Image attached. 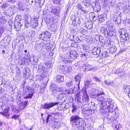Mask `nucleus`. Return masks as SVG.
<instances>
[{
    "instance_id": "nucleus-3",
    "label": "nucleus",
    "mask_w": 130,
    "mask_h": 130,
    "mask_svg": "<svg viewBox=\"0 0 130 130\" xmlns=\"http://www.w3.org/2000/svg\"><path fill=\"white\" fill-rule=\"evenodd\" d=\"M34 90L33 88L28 86L26 87L24 89L23 96L24 99L31 98L35 93Z\"/></svg>"
},
{
    "instance_id": "nucleus-2",
    "label": "nucleus",
    "mask_w": 130,
    "mask_h": 130,
    "mask_svg": "<svg viewBox=\"0 0 130 130\" xmlns=\"http://www.w3.org/2000/svg\"><path fill=\"white\" fill-rule=\"evenodd\" d=\"M38 69V71L41 75L37 76L36 79L37 80L41 81L45 77H47L49 75V74L47 71V68L45 67L42 63H40L39 65Z\"/></svg>"
},
{
    "instance_id": "nucleus-27",
    "label": "nucleus",
    "mask_w": 130,
    "mask_h": 130,
    "mask_svg": "<svg viewBox=\"0 0 130 130\" xmlns=\"http://www.w3.org/2000/svg\"><path fill=\"white\" fill-rule=\"evenodd\" d=\"M86 106L85 107H84L85 110L86 111L85 112H86L87 114L89 115L90 114H92L93 113H94V112H93V111L91 109V108L90 107H88H88H86Z\"/></svg>"
},
{
    "instance_id": "nucleus-56",
    "label": "nucleus",
    "mask_w": 130,
    "mask_h": 130,
    "mask_svg": "<svg viewBox=\"0 0 130 130\" xmlns=\"http://www.w3.org/2000/svg\"><path fill=\"white\" fill-rule=\"evenodd\" d=\"M14 25L15 28H18V27L21 26V24L20 23L15 20L14 24Z\"/></svg>"
},
{
    "instance_id": "nucleus-45",
    "label": "nucleus",
    "mask_w": 130,
    "mask_h": 130,
    "mask_svg": "<svg viewBox=\"0 0 130 130\" xmlns=\"http://www.w3.org/2000/svg\"><path fill=\"white\" fill-rule=\"evenodd\" d=\"M100 9V5L99 4H97V5L94 7L93 10L95 11L98 12L99 11Z\"/></svg>"
},
{
    "instance_id": "nucleus-54",
    "label": "nucleus",
    "mask_w": 130,
    "mask_h": 130,
    "mask_svg": "<svg viewBox=\"0 0 130 130\" xmlns=\"http://www.w3.org/2000/svg\"><path fill=\"white\" fill-rule=\"evenodd\" d=\"M57 18H52L51 19H50L51 21H52V22L54 23H55L57 22L58 21V17Z\"/></svg>"
},
{
    "instance_id": "nucleus-8",
    "label": "nucleus",
    "mask_w": 130,
    "mask_h": 130,
    "mask_svg": "<svg viewBox=\"0 0 130 130\" xmlns=\"http://www.w3.org/2000/svg\"><path fill=\"white\" fill-rule=\"evenodd\" d=\"M97 100L99 102V104H101V105L103 106L108 105V104H112L111 101H106L104 96H101L99 97L97 99Z\"/></svg>"
},
{
    "instance_id": "nucleus-4",
    "label": "nucleus",
    "mask_w": 130,
    "mask_h": 130,
    "mask_svg": "<svg viewBox=\"0 0 130 130\" xmlns=\"http://www.w3.org/2000/svg\"><path fill=\"white\" fill-rule=\"evenodd\" d=\"M113 106V104L104 106L101 105L102 107L100 109V111L102 113H106L108 112L111 113L114 111Z\"/></svg>"
},
{
    "instance_id": "nucleus-60",
    "label": "nucleus",
    "mask_w": 130,
    "mask_h": 130,
    "mask_svg": "<svg viewBox=\"0 0 130 130\" xmlns=\"http://www.w3.org/2000/svg\"><path fill=\"white\" fill-rule=\"evenodd\" d=\"M61 0H52V1L55 4H60Z\"/></svg>"
},
{
    "instance_id": "nucleus-20",
    "label": "nucleus",
    "mask_w": 130,
    "mask_h": 130,
    "mask_svg": "<svg viewBox=\"0 0 130 130\" xmlns=\"http://www.w3.org/2000/svg\"><path fill=\"white\" fill-rule=\"evenodd\" d=\"M30 70H29L28 68H25L23 70V76L25 77V78H27L30 75Z\"/></svg>"
},
{
    "instance_id": "nucleus-15",
    "label": "nucleus",
    "mask_w": 130,
    "mask_h": 130,
    "mask_svg": "<svg viewBox=\"0 0 130 130\" xmlns=\"http://www.w3.org/2000/svg\"><path fill=\"white\" fill-rule=\"evenodd\" d=\"M69 38L70 41H74L75 42L79 43L80 41V40L77 36H75L73 34H70Z\"/></svg>"
},
{
    "instance_id": "nucleus-33",
    "label": "nucleus",
    "mask_w": 130,
    "mask_h": 130,
    "mask_svg": "<svg viewBox=\"0 0 130 130\" xmlns=\"http://www.w3.org/2000/svg\"><path fill=\"white\" fill-rule=\"evenodd\" d=\"M66 66L60 65L58 66V70L61 73H64V70Z\"/></svg>"
},
{
    "instance_id": "nucleus-28",
    "label": "nucleus",
    "mask_w": 130,
    "mask_h": 130,
    "mask_svg": "<svg viewBox=\"0 0 130 130\" xmlns=\"http://www.w3.org/2000/svg\"><path fill=\"white\" fill-rule=\"evenodd\" d=\"M114 29L113 26H109V27L108 36L112 37L114 34Z\"/></svg>"
},
{
    "instance_id": "nucleus-18",
    "label": "nucleus",
    "mask_w": 130,
    "mask_h": 130,
    "mask_svg": "<svg viewBox=\"0 0 130 130\" xmlns=\"http://www.w3.org/2000/svg\"><path fill=\"white\" fill-rule=\"evenodd\" d=\"M38 18H34V20L31 22L30 25V26L31 28L36 29V28L38 26Z\"/></svg>"
},
{
    "instance_id": "nucleus-19",
    "label": "nucleus",
    "mask_w": 130,
    "mask_h": 130,
    "mask_svg": "<svg viewBox=\"0 0 130 130\" xmlns=\"http://www.w3.org/2000/svg\"><path fill=\"white\" fill-rule=\"evenodd\" d=\"M82 75L81 74H79L78 75L76 76L75 77V81L78 82V88H77V90H79L80 89L79 84L81 80Z\"/></svg>"
},
{
    "instance_id": "nucleus-63",
    "label": "nucleus",
    "mask_w": 130,
    "mask_h": 130,
    "mask_svg": "<svg viewBox=\"0 0 130 130\" xmlns=\"http://www.w3.org/2000/svg\"><path fill=\"white\" fill-rule=\"evenodd\" d=\"M109 34V29L108 30L106 29L104 34V35L106 37H107L108 36Z\"/></svg>"
},
{
    "instance_id": "nucleus-14",
    "label": "nucleus",
    "mask_w": 130,
    "mask_h": 130,
    "mask_svg": "<svg viewBox=\"0 0 130 130\" xmlns=\"http://www.w3.org/2000/svg\"><path fill=\"white\" fill-rule=\"evenodd\" d=\"M51 89L53 94H54L56 93L57 92H61L63 91V89L61 87H58L56 85L54 84H53L52 85Z\"/></svg>"
},
{
    "instance_id": "nucleus-31",
    "label": "nucleus",
    "mask_w": 130,
    "mask_h": 130,
    "mask_svg": "<svg viewBox=\"0 0 130 130\" xmlns=\"http://www.w3.org/2000/svg\"><path fill=\"white\" fill-rule=\"evenodd\" d=\"M85 26L88 29H91L93 27V24L91 22L88 21L85 24Z\"/></svg>"
},
{
    "instance_id": "nucleus-9",
    "label": "nucleus",
    "mask_w": 130,
    "mask_h": 130,
    "mask_svg": "<svg viewBox=\"0 0 130 130\" xmlns=\"http://www.w3.org/2000/svg\"><path fill=\"white\" fill-rule=\"evenodd\" d=\"M119 32L120 35L121 39L125 41L128 40L129 39L128 34L126 33L124 28H122L119 30Z\"/></svg>"
},
{
    "instance_id": "nucleus-51",
    "label": "nucleus",
    "mask_w": 130,
    "mask_h": 130,
    "mask_svg": "<svg viewBox=\"0 0 130 130\" xmlns=\"http://www.w3.org/2000/svg\"><path fill=\"white\" fill-rule=\"evenodd\" d=\"M73 83L72 80L66 83V86L69 87L72 86L73 85Z\"/></svg>"
},
{
    "instance_id": "nucleus-53",
    "label": "nucleus",
    "mask_w": 130,
    "mask_h": 130,
    "mask_svg": "<svg viewBox=\"0 0 130 130\" xmlns=\"http://www.w3.org/2000/svg\"><path fill=\"white\" fill-rule=\"evenodd\" d=\"M104 92L102 90H99L98 89V92L97 94V97H98L100 95L104 94Z\"/></svg>"
},
{
    "instance_id": "nucleus-48",
    "label": "nucleus",
    "mask_w": 130,
    "mask_h": 130,
    "mask_svg": "<svg viewBox=\"0 0 130 130\" xmlns=\"http://www.w3.org/2000/svg\"><path fill=\"white\" fill-rule=\"evenodd\" d=\"M80 32L83 35H85L87 33V30L83 28H81L79 30Z\"/></svg>"
},
{
    "instance_id": "nucleus-37",
    "label": "nucleus",
    "mask_w": 130,
    "mask_h": 130,
    "mask_svg": "<svg viewBox=\"0 0 130 130\" xmlns=\"http://www.w3.org/2000/svg\"><path fill=\"white\" fill-rule=\"evenodd\" d=\"M43 47V45L41 44H39L38 45L36 48H35L36 50L38 52H40L41 51Z\"/></svg>"
},
{
    "instance_id": "nucleus-38",
    "label": "nucleus",
    "mask_w": 130,
    "mask_h": 130,
    "mask_svg": "<svg viewBox=\"0 0 130 130\" xmlns=\"http://www.w3.org/2000/svg\"><path fill=\"white\" fill-rule=\"evenodd\" d=\"M129 88V87L128 86L124 85V91L127 94V95L130 92Z\"/></svg>"
},
{
    "instance_id": "nucleus-21",
    "label": "nucleus",
    "mask_w": 130,
    "mask_h": 130,
    "mask_svg": "<svg viewBox=\"0 0 130 130\" xmlns=\"http://www.w3.org/2000/svg\"><path fill=\"white\" fill-rule=\"evenodd\" d=\"M98 92V89L92 88L89 91V94L90 95L97 96V94Z\"/></svg>"
},
{
    "instance_id": "nucleus-62",
    "label": "nucleus",
    "mask_w": 130,
    "mask_h": 130,
    "mask_svg": "<svg viewBox=\"0 0 130 130\" xmlns=\"http://www.w3.org/2000/svg\"><path fill=\"white\" fill-rule=\"evenodd\" d=\"M104 83L107 86H109V85H112L113 84L112 82H108V81L105 80Z\"/></svg>"
},
{
    "instance_id": "nucleus-57",
    "label": "nucleus",
    "mask_w": 130,
    "mask_h": 130,
    "mask_svg": "<svg viewBox=\"0 0 130 130\" xmlns=\"http://www.w3.org/2000/svg\"><path fill=\"white\" fill-rule=\"evenodd\" d=\"M67 99V101H68V102L69 103H71L74 101V99L72 96L70 97L68 99Z\"/></svg>"
},
{
    "instance_id": "nucleus-29",
    "label": "nucleus",
    "mask_w": 130,
    "mask_h": 130,
    "mask_svg": "<svg viewBox=\"0 0 130 130\" xmlns=\"http://www.w3.org/2000/svg\"><path fill=\"white\" fill-rule=\"evenodd\" d=\"M95 40L96 41H100L101 42L103 43V41L104 40L103 39H102V37L101 35H96L95 36Z\"/></svg>"
},
{
    "instance_id": "nucleus-36",
    "label": "nucleus",
    "mask_w": 130,
    "mask_h": 130,
    "mask_svg": "<svg viewBox=\"0 0 130 130\" xmlns=\"http://www.w3.org/2000/svg\"><path fill=\"white\" fill-rule=\"evenodd\" d=\"M99 2L104 6H106L108 3L107 0H98Z\"/></svg>"
},
{
    "instance_id": "nucleus-1",
    "label": "nucleus",
    "mask_w": 130,
    "mask_h": 130,
    "mask_svg": "<svg viewBox=\"0 0 130 130\" xmlns=\"http://www.w3.org/2000/svg\"><path fill=\"white\" fill-rule=\"evenodd\" d=\"M77 90L78 91L77 94L76 95V100L77 101L78 103H82V105L83 106V107H85L86 106V104L88 103L89 101V96L87 93L86 90H84L83 96L79 94L80 93L79 90H77Z\"/></svg>"
},
{
    "instance_id": "nucleus-55",
    "label": "nucleus",
    "mask_w": 130,
    "mask_h": 130,
    "mask_svg": "<svg viewBox=\"0 0 130 130\" xmlns=\"http://www.w3.org/2000/svg\"><path fill=\"white\" fill-rule=\"evenodd\" d=\"M81 11L82 13L84 14L85 15H86L88 12V11L86 10L84 7Z\"/></svg>"
},
{
    "instance_id": "nucleus-22",
    "label": "nucleus",
    "mask_w": 130,
    "mask_h": 130,
    "mask_svg": "<svg viewBox=\"0 0 130 130\" xmlns=\"http://www.w3.org/2000/svg\"><path fill=\"white\" fill-rule=\"evenodd\" d=\"M60 126V122L54 120L52 122V127L54 128L57 129L59 128Z\"/></svg>"
},
{
    "instance_id": "nucleus-59",
    "label": "nucleus",
    "mask_w": 130,
    "mask_h": 130,
    "mask_svg": "<svg viewBox=\"0 0 130 130\" xmlns=\"http://www.w3.org/2000/svg\"><path fill=\"white\" fill-rule=\"evenodd\" d=\"M106 28L104 27H102L100 29V31L101 33L104 35L106 30Z\"/></svg>"
},
{
    "instance_id": "nucleus-32",
    "label": "nucleus",
    "mask_w": 130,
    "mask_h": 130,
    "mask_svg": "<svg viewBox=\"0 0 130 130\" xmlns=\"http://www.w3.org/2000/svg\"><path fill=\"white\" fill-rule=\"evenodd\" d=\"M95 55L93 49L92 50L87 52V55H88V58L89 57L91 58L94 57Z\"/></svg>"
},
{
    "instance_id": "nucleus-44",
    "label": "nucleus",
    "mask_w": 130,
    "mask_h": 130,
    "mask_svg": "<svg viewBox=\"0 0 130 130\" xmlns=\"http://www.w3.org/2000/svg\"><path fill=\"white\" fill-rule=\"evenodd\" d=\"M33 60L34 64H37L38 62V57L37 56L34 55L33 56Z\"/></svg>"
},
{
    "instance_id": "nucleus-41",
    "label": "nucleus",
    "mask_w": 130,
    "mask_h": 130,
    "mask_svg": "<svg viewBox=\"0 0 130 130\" xmlns=\"http://www.w3.org/2000/svg\"><path fill=\"white\" fill-rule=\"evenodd\" d=\"M46 66L47 68H51L53 66V63L51 61H47L45 62V63Z\"/></svg>"
},
{
    "instance_id": "nucleus-17",
    "label": "nucleus",
    "mask_w": 130,
    "mask_h": 130,
    "mask_svg": "<svg viewBox=\"0 0 130 130\" xmlns=\"http://www.w3.org/2000/svg\"><path fill=\"white\" fill-rule=\"evenodd\" d=\"M66 95L63 93H61L59 94L57 97V100L58 101L61 100L62 102H64L67 100V99H66Z\"/></svg>"
},
{
    "instance_id": "nucleus-7",
    "label": "nucleus",
    "mask_w": 130,
    "mask_h": 130,
    "mask_svg": "<svg viewBox=\"0 0 130 130\" xmlns=\"http://www.w3.org/2000/svg\"><path fill=\"white\" fill-rule=\"evenodd\" d=\"M80 119V117L77 115H72L70 118V123L73 126H75L79 124Z\"/></svg>"
},
{
    "instance_id": "nucleus-42",
    "label": "nucleus",
    "mask_w": 130,
    "mask_h": 130,
    "mask_svg": "<svg viewBox=\"0 0 130 130\" xmlns=\"http://www.w3.org/2000/svg\"><path fill=\"white\" fill-rule=\"evenodd\" d=\"M35 34V31L30 30L28 33V36L30 37L31 38H33Z\"/></svg>"
},
{
    "instance_id": "nucleus-6",
    "label": "nucleus",
    "mask_w": 130,
    "mask_h": 130,
    "mask_svg": "<svg viewBox=\"0 0 130 130\" xmlns=\"http://www.w3.org/2000/svg\"><path fill=\"white\" fill-rule=\"evenodd\" d=\"M67 55H63L59 56V61L62 63L70 65L72 62V61L70 58L68 57Z\"/></svg>"
},
{
    "instance_id": "nucleus-43",
    "label": "nucleus",
    "mask_w": 130,
    "mask_h": 130,
    "mask_svg": "<svg viewBox=\"0 0 130 130\" xmlns=\"http://www.w3.org/2000/svg\"><path fill=\"white\" fill-rule=\"evenodd\" d=\"M79 47L80 48H82L84 50H87L89 48V46L85 44L80 45Z\"/></svg>"
},
{
    "instance_id": "nucleus-24",
    "label": "nucleus",
    "mask_w": 130,
    "mask_h": 130,
    "mask_svg": "<svg viewBox=\"0 0 130 130\" xmlns=\"http://www.w3.org/2000/svg\"><path fill=\"white\" fill-rule=\"evenodd\" d=\"M56 82L60 83L64 81V76L60 75H58L56 77Z\"/></svg>"
},
{
    "instance_id": "nucleus-12",
    "label": "nucleus",
    "mask_w": 130,
    "mask_h": 130,
    "mask_svg": "<svg viewBox=\"0 0 130 130\" xmlns=\"http://www.w3.org/2000/svg\"><path fill=\"white\" fill-rule=\"evenodd\" d=\"M67 55L70 57V58L75 59L77 57H78V54L77 51L75 50H71L69 52H68Z\"/></svg>"
},
{
    "instance_id": "nucleus-58",
    "label": "nucleus",
    "mask_w": 130,
    "mask_h": 130,
    "mask_svg": "<svg viewBox=\"0 0 130 130\" xmlns=\"http://www.w3.org/2000/svg\"><path fill=\"white\" fill-rule=\"evenodd\" d=\"M86 41L88 42H91L93 41L92 38L91 37H89L88 38H86Z\"/></svg>"
},
{
    "instance_id": "nucleus-46",
    "label": "nucleus",
    "mask_w": 130,
    "mask_h": 130,
    "mask_svg": "<svg viewBox=\"0 0 130 130\" xmlns=\"http://www.w3.org/2000/svg\"><path fill=\"white\" fill-rule=\"evenodd\" d=\"M87 71H89L90 70H93L94 69V67L93 66L91 65H86Z\"/></svg>"
},
{
    "instance_id": "nucleus-61",
    "label": "nucleus",
    "mask_w": 130,
    "mask_h": 130,
    "mask_svg": "<svg viewBox=\"0 0 130 130\" xmlns=\"http://www.w3.org/2000/svg\"><path fill=\"white\" fill-rule=\"evenodd\" d=\"M84 7H82L81 4H78L76 6V8L80 10H82Z\"/></svg>"
},
{
    "instance_id": "nucleus-25",
    "label": "nucleus",
    "mask_w": 130,
    "mask_h": 130,
    "mask_svg": "<svg viewBox=\"0 0 130 130\" xmlns=\"http://www.w3.org/2000/svg\"><path fill=\"white\" fill-rule=\"evenodd\" d=\"M24 18L25 20V26H26L29 23L31 22V18L30 15L27 14L25 15Z\"/></svg>"
},
{
    "instance_id": "nucleus-52",
    "label": "nucleus",
    "mask_w": 130,
    "mask_h": 130,
    "mask_svg": "<svg viewBox=\"0 0 130 130\" xmlns=\"http://www.w3.org/2000/svg\"><path fill=\"white\" fill-rule=\"evenodd\" d=\"M80 57L84 58H88V55H87V52L86 54L84 52H82L80 54Z\"/></svg>"
},
{
    "instance_id": "nucleus-30",
    "label": "nucleus",
    "mask_w": 130,
    "mask_h": 130,
    "mask_svg": "<svg viewBox=\"0 0 130 130\" xmlns=\"http://www.w3.org/2000/svg\"><path fill=\"white\" fill-rule=\"evenodd\" d=\"M47 117L46 120V122L47 123H48L49 121L51 122H51H52V121H54V118L52 115L48 114L47 115Z\"/></svg>"
},
{
    "instance_id": "nucleus-26",
    "label": "nucleus",
    "mask_w": 130,
    "mask_h": 130,
    "mask_svg": "<svg viewBox=\"0 0 130 130\" xmlns=\"http://www.w3.org/2000/svg\"><path fill=\"white\" fill-rule=\"evenodd\" d=\"M90 107L91 109L93 111V112H94L96 108L97 104H94L93 105H92L91 103H90L88 102V104H87L86 105V106H87Z\"/></svg>"
},
{
    "instance_id": "nucleus-39",
    "label": "nucleus",
    "mask_w": 130,
    "mask_h": 130,
    "mask_svg": "<svg viewBox=\"0 0 130 130\" xmlns=\"http://www.w3.org/2000/svg\"><path fill=\"white\" fill-rule=\"evenodd\" d=\"M72 69L71 67L70 66H66L64 73H69L71 71Z\"/></svg>"
},
{
    "instance_id": "nucleus-34",
    "label": "nucleus",
    "mask_w": 130,
    "mask_h": 130,
    "mask_svg": "<svg viewBox=\"0 0 130 130\" xmlns=\"http://www.w3.org/2000/svg\"><path fill=\"white\" fill-rule=\"evenodd\" d=\"M9 107H7L6 108L4 109V111L3 112H1L0 113L4 116H6L7 115V113L9 112Z\"/></svg>"
},
{
    "instance_id": "nucleus-16",
    "label": "nucleus",
    "mask_w": 130,
    "mask_h": 130,
    "mask_svg": "<svg viewBox=\"0 0 130 130\" xmlns=\"http://www.w3.org/2000/svg\"><path fill=\"white\" fill-rule=\"evenodd\" d=\"M107 19V15L105 13H102L99 15L98 17V19L99 23H101L102 22L105 20Z\"/></svg>"
},
{
    "instance_id": "nucleus-35",
    "label": "nucleus",
    "mask_w": 130,
    "mask_h": 130,
    "mask_svg": "<svg viewBox=\"0 0 130 130\" xmlns=\"http://www.w3.org/2000/svg\"><path fill=\"white\" fill-rule=\"evenodd\" d=\"M93 49L94 52V54H95V55L97 54H99L101 52L100 48L95 47Z\"/></svg>"
},
{
    "instance_id": "nucleus-64",
    "label": "nucleus",
    "mask_w": 130,
    "mask_h": 130,
    "mask_svg": "<svg viewBox=\"0 0 130 130\" xmlns=\"http://www.w3.org/2000/svg\"><path fill=\"white\" fill-rule=\"evenodd\" d=\"M82 69V70L84 72L87 71L86 65V64H85L83 66Z\"/></svg>"
},
{
    "instance_id": "nucleus-47",
    "label": "nucleus",
    "mask_w": 130,
    "mask_h": 130,
    "mask_svg": "<svg viewBox=\"0 0 130 130\" xmlns=\"http://www.w3.org/2000/svg\"><path fill=\"white\" fill-rule=\"evenodd\" d=\"M72 112L74 114V113H75L77 111V106L75 105L74 104H73L72 105Z\"/></svg>"
},
{
    "instance_id": "nucleus-10",
    "label": "nucleus",
    "mask_w": 130,
    "mask_h": 130,
    "mask_svg": "<svg viewBox=\"0 0 130 130\" xmlns=\"http://www.w3.org/2000/svg\"><path fill=\"white\" fill-rule=\"evenodd\" d=\"M59 104L58 102H51L49 103H45L42 105V108L43 109L49 110L50 108Z\"/></svg>"
},
{
    "instance_id": "nucleus-50",
    "label": "nucleus",
    "mask_w": 130,
    "mask_h": 130,
    "mask_svg": "<svg viewBox=\"0 0 130 130\" xmlns=\"http://www.w3.org/2000/svg\"><path fill=\"white\" fill-rule=\"evenodd\" d=\"M91 81L86 80L85 81L84 84L86 87H88L90 86Z\"/></svg>"
},
{
    "instance_id": "nucleus-40",
    "label": "nucleus",
    "mask_w": 130,
    "mask_h": 130,
    "mask_svg": "<svg viewBox=\"0 0 130 130\" xmlns=\"http://www.w3.org/2000/svg\"><path fill=\"white\" fill-rule=\"evenodd\" d=\"M7 22V20L4 17H0V25L4 24Z\"/></svg>"
},
{
    "instance_id": "nucleus-11",
    "label": "nucleus",
    "mask_w": 130,
    "mask_h": 130,
    "mask_svg": "<svg viewBox=\"0 0 130 130\" xmlns=\"http://www.w3.org/2000/svg\"><path fill=\"white\" fill-rule=\"evenodd\" d=\"M71 18L72 21L73 23L75 25H80L81 20L77 16L71 15Z\"/></svg>"
},
{
    "instance_id": "nucleus-23",
    "label": "nucleus",
    "mask_w": 130,
    "mask_h": 130,
    "mask_svg": "<svg viewBox=\"0 0 130 130\" xmlns=\"http://www.w3.org/2000/svg\"><path fill=\"white\" fill-rule=\"evenodd\" d=\"M80 2L86 7H89L91 5L90 0H80Z\"/></svg>"
},
{
    "instance_id": "nucleus-13",
    "label": "nucleus",
    "mask_w": 130,
    "mask_h": 130,
    "mask_svg": "<svg viewBox=\"0 0 130 130\" xmlns=\"http://www.w3.org/2000/svg\"><path fill=\"white\" fill-rule=\"evenodd\" d=\"M61 11L60 8L59 6L55 7L52 6L51 7V12L58 16Z\"/></svg>"
},
{
    "instance_id": "nucleus-49",
    "label": "nucleus",
    "mask_w": 130,
    "mask_h": 130,
    "mask_svg": "<svg viewBox=\"0 0 130 130\" xmlns=\"http://www.w3.org/2000/svg\"><path fill=\"white\" fill-rule=\"evenodd\" d=\"M79 124H78V125L76 126V130H84V127L83 126L81 125V126L80 125H79Z\"/></svg>"
},
{
    "instance_id": "nucleus-5",
    "label": "nucleus",
    "mask_w": 130,
    "mask_h": 130,
    "mask_svg": "<svg viewBox=\"0 0 130 130\" xmlns=\"http://www.w3.org/2000/svg\"><path fill=\"white\" fill-rule=\"evenodd\" d=\"M51 36V34L50 31H46L43 32L40 34L38 38L43 41H47L50 40Z\"/></svg>"
}]
</instances>
